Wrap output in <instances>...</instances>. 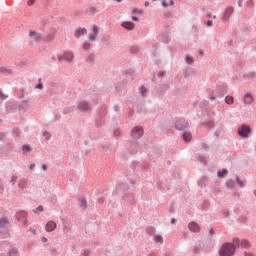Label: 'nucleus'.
<instances>
[{"instance_id":"f257e3e1","label":"nucleus","mask_w":256,"mask_h":256,"mask_svg":"<svg viewBox=\"0 0 256 256\" xmlns=\"http://www.w3.org/2000/svg\"><path fill=\"white\" fill-rule=\"evenodd\" d=\"M239 238H234L233 243H224L220 250H219V255L220 256H233L235 255V249L239 247Z\"/></svg>"},{"instance_id":"f03ea898","label":"nucleus","mask_w":256,"mask_h":256,"mask_svg":"<svg viewBox=\"0 0 256 256\" xmlns=\"http://www.w3.org/2000/svg\"><path fill=\"white\" fill-rule=\"evenodd\" d=\"M174 127L177 131H187V129H189V122L178 119L175 121Z\"/></svg>"},{"instance_id":"7ed1b4c3","label":"nucleus","mask_w":256,"mask_h":256,"mask_svg":"<svg viewBox=\"0 0 256 256\" xmlns=\"http://www.w3.org/2000/svg\"><path fill=\"white\" fill-rule=\"evenodd\" d=\"M131 137L133 139H141L143 137V128L141 126H136L132 128Z\"/></svg>"},{"instance_id":"20e7f679","label":"nucleus","mask_w":256,"mask_h":256,"mask_svg":"<svg viewBox=\"0 0 256 256\" xmlns=\"http://www.w3.org/2000/svg\"><path fill=\"white\" fill-rule=\"evenodd\" d=\"M249 133H251V127L243 124L240 128H238V135L240 137H248Z\"/></svg>"},{"instance_id":"39448f33","label":"nucleus","mask_w":256,"mask_h":256,"mask_svg":"<svg viewBox=\"0 0 256 256\" xmlns=\"http://www.w3.org/2000/svg\"><path fill=\"white\" fill-rule=\"evenodd\" d=\"M16 219L23 223V225H27V212L25 211H18L16 213Z\"/></svg>"},{"instance_id":"423d86ee","label":"nucleus","mask_w":256,"mask_h":256,"mask_svg":"<svg viewBox=\"0 0 256 256\" xmlns=\"http://www.w3.org/2000/svg\"><path fill=\"white\" fill-rule=\"evenodd\" d=\"M232 15H233V7H231V6L226 7L224 14L222 16V21H224V23L229 21V19Z\"/></svg>"},{"instance_id":"0eeeda50","label":"nucleus","mask_w":256,"mask_h":256,"mask_svg":"<svg viewBox=\"0 0 256 256\" xmlns=\"http://www.w3.org/2000/svg\"><path fill=\"white\" fill-rule=\"evenodd\" d=\"M77 108L79 111H90L91 110V104L89 102L82 100L78 103Z\"/></svg>"},{"instance_id":"6e6552de","label":"nucleus","mask_w":256,"mask_h":256,"mask_svg":"<svg viewBox=\"0 0 256 256\" xmlns=\"http://www.w3.org/2000/svg\"><path fill=\"white\" fill-rule=\"evenodd\" d=\"M73 57H74L73 52L68 51V52H65L62 55H59L58 60L59 61H68V62H70V61H73Z\"/></svg>"},{"instance_id":"1a4fd4ad","label":"nucleus","mask_w":256,"mask_h":256,"mask_svg":"<svg viewBox=\"0 0 256 256\" xmlns=\"http://www.w3.org/2000/svg\"><path fill=\"white\" fill-rule=\"evenodd\" d=\"M29 37H31L33 41H35L36 43H40V41L43 39V36L41 35V33L34 30H31L29 32Z\"/></svg>"},{"instance_id":"9d476101","label":"nucleus","mask_w":256,"mask_h":256,"mask_svg":"<svg viewBox=\"0 0 256 256\" xmlns=\"http://www.w3.org/2000/svg\"><path fill=\"white\" fill-rule=\"evenodd\" d=\"M188 229L191 233H199L201 231V226L197 222H190L188 224Z\"/></svg>"},{"instance_id":"9b49d317","label":"nucleus","mask_w":256,"mask_h":256,"mask_svg":"<svg viewBox=\"0 0 256 256\" xmlns=\"http://www.w3.org/2000/svg\"><path fill=\"white\" fill-rule=\"evenodd\" d=\"M217 97H225L227 95V86L220 85L216 88Z\"/></svg>"},{"instance_id":"f8f14e48","label":"nucleus","mask_w":256,"mask_h":256,"mask_svg":"<svg viewBox=\"0 0 256 256\" xmlns=\"http://www.w3.org/2000/svg\"><path fill=\"white\" fill-rule=\"evenodd\" d=\"M97 35H99V27L97 25H94L92 28V32L89 35V41H96Z\"/></svg>"},{"instance_id":"ddd939ff","label":"nucleus","mask_w":256,"mask_h":256,"mask_svg":"<svg viewBox=\"0 0 256 256\" xmlns=\"http://www.w3.org/2000/svg\"><path fill=\"white\" fill-rule=\"evenodd\" d=\"M45 229H46L47 233H51V232L55 231V229H57V223H55L53 221H49V222H47Z\"/></svg>"},{"instance_id":"4468645a","label":"nucleus","mask_w":256,"mask_h":256,"mask_svg":"<svg viewBox=\"0 0 256 256\" xmlns=\"http://www.w3.org/2000/svg\"><path fill=\"white\" fill-rule=\"evenodd\" d=\"M124 201H126V203H129V205H133V203H135V195H133V193L125 194Z\"/></svg>"},{"instance_id":"2eb2a0df","label":"nucleus","mask_w":256,"mask_h":256,"mask_svg":"<svg viewBox=\"0 0 256 256\" xmlns=\"http://www.w3.org/2000/svg\"><path fill=\"white\" fill-rule=\"evenodd\" d=\"M121 26L124 28V29H127V31H133L135 29V24L133 22H123L121 24Z\"/></svg>"},{"instance_id":"dca6fc26","label":"nucleus","mask_w":256,"mask_h":256,"mask_svg":"<svg viewBox=\"0 0 256 256\" xmlns=\"http://www.w3.org/2000/svg\"><path fill=\"white\" fill-rule=\"evenodd\" d=\"M86 33H87V29L86 28H78L74 32V37H76V39H79V37H82V35H85Z\"/></svg>"},{"instance_id":"f3484780","label":"nucleus","mask_w":256,"mask_h":256,"mask_svg":"<svg viewBox=\"0 0 256 256\" xmlns=\"http://www.w3.org/2000/svg\"><path fill=\"white\" fill-rule=\"evenodd\" d=\"M244 103L246 105H251V103H253V95H251V93H246L244 96Z\"/></svg>"},{"instance_id":"a211bd4d","label":"nucleus","mask_w":256,"mask_h":256,"mask_svg":"<svg viewBox=\"0 0 256 256\" xmlns=\"http://www.w3.org/2000/svg\"><path fill=\"white\" fill-rule=\"evenodd\" d=\"M86 61H87V63H89V65H94L95 64V54L88 53L86 56Z\"/></svg>"},{"instance_id":"6ab92c4d","label":"nucleus","mask_w":256,"mask_h":256,"mask_svg":"<svg viewBox=\"0 0 256 256\" xmlns=\"http://www.w3.org/2000/svg\"><path fill=\"white\" fill-rule=\"evenodd\" d=\"M129 151L132 155H135L139 151V144L133 142L129 148Z\"/></svg>"},{"instance_id":"aec40b11","label":"nucleus","mask_w":256,"mask_h":256,"mask_svg":"<svg viewBox=\"0 0 256 256\" xmlns=\"http://www.w3.org/2000/svg\"><path fill=\"white\" fill-rule=\"evenodd\" d=\"M174 5H175V2L173 0H169V2H166L165 0L162 1V7H164V9L173 7Z\"/></svg>"},{"instance_id":"412c9836","label":"nucleus","mask_w":256,"mask_h":256,"mask_svg":"<svg viewBox=\"0 0 256 256\" xmlns=\"http://www.w3.org/2000/svg\"><path fill=\"white\" fill-rule=\"evenodd\" d=\"M197 71L195 69H187L184 72V77L187 79L190 75H196Z\"/></svg>"},{"instance_id":"4be33fe9","label":"nucleus","mask_w":256,"mask_h":256,"mask_svg":"<svg viewBox=\"0 0 256 256\" xmlns=\"http://www.w3.org/2000/svg\"><path fill=\"white\" fill-rule=\"evenodd\" d=\"M146 233L149 237H153V235H155V228L153 226H149L146 228Z\"/></svg>"},{"instance_id":"5701e85b","label":"nucleus","mask_w":256,"mask_h":256,"mask_svg":"<svg viewBox=\"0 0 256 256\" xmlns=\"http://www.w3.org/2000/svg\"><path fill=\"white\" fill-rule=\"evenodd\" d=\"M0 73H3L4 75H11V73H13V70L5 67H0Z\"/></svg>"},{"instance_id":"b1692460","label":"nucleus","mask_w":256,"mask_h":256,"mask_svg":"<svg viewBox=\"0 0 256 256\" xmlns=\"http://www.w3.org/2000/svg\"><path fill=\"white\" fill-rule=\"evenodd\" d=\"M225 103L227 105H233V103H235V99L233 98V96H226L225 97Z\"/></svg>"},{"instance_id":"393cba45","label":"nucleus","mask_w":256,"mask_h":256,"mask_svg":"<svg viewBox=\"0 0 256 256\" xmlns=\"http://www.w3.org/2000/svg\"><path fill=\"white\" fill-rule=\"evenodd\" d=\"M18 187L19 189H23L24 187H27V180L25 179H20L18 181Z\"/></svg>"},{"instance_id":"a878e982","label":"nucleus","mask_w":256,"mask_h":256,"mask_svg":"<svg viewBox=\"0 0 256 256\" xmlns=\"http://www.w3.org/2000/svg\"><path fill=\"white\" fill-rule=\"evenodd\" d=\"M79 203L82 209H87V200L85 198H80Z\"/></svg>"},{"instance_id":"bb28decb","label":"nucleus","mask_w":256,"mask_h":256,"mask_svg":"<svg viewBox=\"0 0 256 256\" xmlns=\"http://www.w3.org/2000/svg\"><path fill=\"white\" fill-rule=\"evenodd\" d=\"M182 139H184L185 143H189V141H191V134L188 133V132H185V133L182 135Z\"/></svg>"},{"instance_id":"cd10ccee","label":"nucleus","mask_w":256,"mask_h":256,"mask_svg":"<svg viewBox=\"0 0 256 256\" xmlns=\"http://www.w3.org/2000/svg\"><path fill=\"white\" fill-rule=\"evenodd\" d=\"M154 242H155V243H160V245H163V236H161V235H155V236H154Z\"/></svg>"},{"instance_id":"c85d7f7f","label":"nucleus","mask_w":256,"mask_h":256,"mask_svg":"<svg viewBox=\"0 0 256 256\" xmlns=\"http://www.w3.org/2000/svg\"><path fill=\"white\" fill-rule=\"evenodd\" d=\"M8 220L7 218H1L0 219V229H5V227L7 226Z\"/></svg>"},{"instance_id":"c756f323","label":"nucleus","mask_w":256,"mask_h":256,"mask_svg":"<svg viewBox=\"0 0 256 256\" xmlns=\"http://www.w3.org/2000/svg\"><path fill=\"white\" fill-rule=\"evenodd\" d=\"M22 151H23V154H24V155H27V153H29L30 151H32V148H31V146H29V145H23V146H22Z\"/></svg>"},{"instance_id":"7c9ffc66","label":"nucleus","mask_w":256,"mask_h":256,"mask_svg":"<svg viewBox=\"0 0 256 256\" xmlns=\"http://www.w3.org/2000/svg\"><path fill=\"white\" fill-rule=\"evenodd\" d=\"M239 247H242L243 249H245V248H247V247H249V241H247V240H239Z\"/></svg>"},{"instance_id":"2f4dec72","label":"nucleus","mask_w":256,"mask_h":256,"mask_svg":"<svg viewBox=\"0 0 256 256\" xmlns=\"http://www.w3.org/2000/svg\"><path fill=\"white\" fill-rule=\"evenodd\" d=\"M200 109H206V107H209V101L203 100L199 104Z\"/></svg>"},{"instance_id":"473e14b6","label":"nucleus","mask_w":256,"mask_h":256,"mask_svg":"<svg viewBox=\"0 0 256 256\" xmlns=\"http://www.w3.org/2000/svg\"><path fill=\"white\" fill-rule=\"evenodd\" d=\"M227 173H229V171L227 169H222V170L217 172V176L218 177H225V175H227Z\"/></svg>"},{"instance_id":"72a5a7b5","label":"nucleus","mask_w":256,"mask_h":256,"mask_svg":"<svg viewBox=\"0 0 256 256\" xmlns=\"http://www.w3.org/2000/svg\"><path fill=\"white\" fill-rule=\"evenodd\" d=\"M226 187H229V188L235 187V180L233 179L226 180Z\"/></svg>"},{"instance_id":"f704fd0d","label":"nucleus","mask_w":256,"mask_h":256,"mask_svg":"<svg viewBox=\"0 0 256 256\" xmlns=\"http://www.w3.org/2000/svg\"><path fill=\"white\" fill-rule=\"evenodd\" d=\"M198 160H199L200 163H202V165H207V159H205V156L200 155L198 157Z\"/></svg>"},{"instance_id":"c9c22d12","label":"nucleus","mask_w":256,"mask_h":256,"mask_svg":"<svg viewBox=\"0 0 256 256\" xmlns=\"http://www.w3.org/2000/svg\"><path fill=\"white\" fill-rule=\"evenodd\" d=\"M88 11L90 15H96V13H99V10H97L95 7H90Z\"/></svg>"},{"instance_id":"e433bc0d","label":"nucleus","mask_w":256,"mask_h":256,"mask_svg":"<svg viewBox=\"0 0 256 256\" xmlns=\"http://www.w3.org/2000/svg\"><path fill=\"white\" fill-rule=\"evenodd\" d=\"M185 61L187 65H193V58L191 56H186Z\"/></svg>"},{"instance_id":"4c0bfd02","label":"nucleus","mask_w":256,"mask_h":256,"mask_svg":"<svg viewBox=\"0 0 256 256\" xmlns=\"http://www.w3.org/2000/svg\"><path fill=\"white\" fill-rule=\"evenodd\" d=\"M140 93L142 97H145V95H147V88H145V86H141Z\"/></svg>"},{"instance_id":"58836bf2","label":"nucleus","mask_w":256,"mask_h":256,"mask_svg":"<svg viewBox=\"0 0 256 256\" xmlns=\"http://www.w3.org/2000/svg\"><path fill=\"white\" fill-rule=\"evenodd\" d=\"M83 49H84L85 51H89V49H91V43L85 42V43L83 44Z\"/></svg>"},{"instance_id":"ea45409f","label":"nucleus","mask_w":256,"mask_h":256,"mask_svg":"<svg viewBox=\"0 0 256 256\" xmlns=\"http://www.w3.org/2000/svg\"><path fill=\"white\" fill-rule=\"evenodd\" d=\"M82 255H83V256H91V250H89V249H83V250H82Z\"/></svg>"},{"instance_id":"a19ab883","label":"nucleus","mask_w":256,"mask_h":256,"mask_svg":"<svg viewBox=\"0 0 256 256\" xmlns=\"http://www.w3.org/2000/svg\"><path fill=\"white\" fill-rule=\"evenodd\" d=\"M132 13H134V14L136 13L138 15H143L144 11H143V9L135 8V9H133Z\"/></svg>"},{"instance_id":"79ce46f5","label":"nucleus","mask_w":256,"mask_h":256,"mask_svg":"<svg viewBox=\"0 0 256 256\" xmlns=\"http://www.w3.org/2000/svg\"><path fill=\"white\" fill-rule=\"evenodd\" d=\"M10 183L14 187L15 183H17V176L15 175L11 176Z\"/></svg>"},{"instance_id":"37998d69","label":"nucleus","mask_w":256,"mask_h":256,"mask_svg":"<svg viewBox=\"0 0 256 256\" xmlns=\"http://www.w3.org/2000/svg\"><path fill=\"white\" fill-rule=\"evenodd\" d=\"M244 77H247L248 79H253V77H255V72H249L245 74Z\"/></svg>"},{"instance_id":"c03bdc74","label":"nucleus","mask_w":256,"mask_h":256,"mask_svg":"<svg viewBox=\"0 0 256 256\" xmlns=\"http://www.w3.org/2000/svg\"><path fill=\"white\" fill-rule=\"evenodd\" d=\"M236 181L238 185H240L241 187H245V183L241 179H239V176L236 177Z\"/></svg>"},{"instance_id":"a18cd8bd","label":"nucleus","mask_w":256,"mask_h":256,"mask_svg":"<svg viewBox=\"0 0 256 256\" xmlns=\"http://www.w3.org/2000/svg\"><path fill=\"white\" fill-rule=\"evenodd\" d=\"M5 99H8V96L3 94V91L0 90V100L5 101Z\"/></svg>"},{"instance_id":"49530a36","label":"nucleus","mask_w":256,"mask_h":256,"mask_svg":"<svg viewBox=\"0 0 256 256\" xmlns=\"http://www.w3.org/2000/svg\"><path fill=\"white\" fill-rule=\"evenodd\" d=\"M126 75H135V70H133L132 68H129L128 70H126Z\"/></svg>"},{"instance_id":"de8ad7c7","label":"nucleus","mask_w":256,"mask_h":256,"mask_svg":"<svg viewBox=\"0 0 256 256\" xmlns=\"http://www.w3.org/2000/svg\"><path fill=\"white\" fill-rule=\"evenodd\" d=\"M44 41H46V42L53 41V34H48L46 36V38L44 39Z\"/></svg>"},{"instance_id":"09e8293b","label":"nucleus","mask_w":256,"mask_h":256,"mask_svg":"<svg viewBox=\"0 0 256 256\" xmlns=\"http://www.w3.org/2000/svg\"><path fill=\"white\" fill-rule=\"evenodd\" d=\"M104 123H105L104 120H97V121H96V126H97V127H103Z\"/></svg>"},{"instance_id":"8fccbe9b","label":"nucleus","mask_w":256,"mask_h":256,"mask_svg":"<svg viewBox=\"0 0 256 256\" xmlns=\"http://www.w3.org/2000/svg\"><path fill=\"white\" fill-rule=\"evenodd\" d=\"M37 211H39V213H43V206H38L35 210H33V213H37Z\"/></svg>"},{"instance_id":"3c124183","label":"nucleus","mask_w":256,"mask_h":256,"mask_svg":"<svg viewBox=\"0 0 256 256\" xmlns=\"http://www.w3.org/2000/svg\"><path fill=\"white\" fill-rule=\"evenodd\" d=\"M43 135L45 136L46 141H49V139H51V134L49 132L45 131Z\"/></svg>"},{"instance_id":"603ef678","label":"nucleus","mask_w":256,"mask_h":256,"mask_svg":"<svg viewBox=\"0 0 256 256\" xmlns=\"http://www.w3.org/2000/svg\"><path fill=\"white\" fill-rule=\"evenodd\" d=\"M253 5H254L253 0H248V1L246 2V6H247L249 9H251V7H253Z\"/></svg>"},{"instance_id":"864d4df0","label":"nucleus","mask_w":256,"mask_h":256,"mask_svg":"<svg viewBox=\"0 0 256 256\" xmlns=\"http://www.w3.org/2000/svg\"><path fill=\"white\" fill-rule=\"evenodd\" d=\"M130 51H131V53H137V51H139V47H137V46H132V47L130 48Z\"/></svg>"},{"instance_id":"5fc2aeb1","label":"nucleus","mask_w":256,"mask_h":256,"mask_svg":"<svg viewBox=\"0 0 256 256\" xmlns=\"http://www.w3.org/2000/svg\"><path fill=\"white\" fill-rule=\"evenodd\" d=\"M13 133H14L15 137H19V135H20L19 128H14Z\"/></svg>"},{"instance_id":"6e6d98bb","label":"nucleus","mask_w":256,"mask_h":256,"mask_svg":"<svg viewBox=\"0 0 256 256\" xmlns=\"http://www.w3.org/2000/svg\"><path fill=\"white\" fill-rule=\"evenodd\" d=\"M27 105H29V102L27 100H23L22 105L20 106V109L23 108L25 109V107H27Z\"/></svg>"},{"instance_id":"4d7b16f0","label":"nucleus","mask_w":256,"mask_h":256,"mask_svg":"<svg viewBox=\"0 0 256 256\" xmlns=\"http://www.w3.org/2000/svg\"><path fill=\"white\" fill-rule=\"evenodd\" d=\"M117 189H118V191H121V189L125 190V189H127V186L125 184H120V185H118Z\"/></svg>"},{"instance_id":"13d9d810","label":"nucleus","mask_w":256,"mask_h":256,"mask_svg":"<svg viewBox=\"0 0 256 256\" xmlns=\"http://www.w3.org/2000/svg\"><path fill=\"white\" fill-rule=\"evenodd\" d=\"M114 111H116V113H119V111H121V107L119 105H115Z\"/></svg>"},{"instance_id":"bf43d9fd","label":"nucleus","mask_w":256,"mask_h":256,"mask_svg":"<svg viewBox=\"0 0 256 256\" xmlns=\"http://www.w3.org/2000/svg\"><path fill=\"white\" fill-rule=\"evenodd\" d=\"M29 169H30V171H34L35 170V163L34 162H32L30 164Z\"/></svg>"},{"instance_id":"052dcab7","label":"nucleus","mask_w":256,"mask_h":256,"mask_svg":"<svg viewBox=\"0 0 256 256\" xmlns=\"http://www.w3.org/2000/svg\"><path fill=\"white\" fill-rule=\"evenodd\" d=\"M206 25H207V27H213V21L208 20V21L206 22Z\"/></svg>"},{"instance_id":"680f3d73","label":"nucleus","mask_w":256,"mask_h":256,"mask_svg":"<svg viewBox=\"0 0 256 256\" xmlns=\"http://www.w3.org/2000/svg\"><path fill=\"white\" fill-rule=\"evenodd\" d=\"M209 235L210 237H213V235H215V230H213V228L209 230Z\"/></svg>"},{"instance_id":"e2e57ef3","label":"nucleus","mask_w":256,"mask_h":256,"mask_svg":"<svg viewBox=\"0 0 256 256\" xmlns=\"http://www.w3.org/2000/svg\"><path fill=\"white\" fill-rule=\"evenodd\" d=\"M223 216L224 217H229V212H228V210H223Z\"/></svg>"},{"instance_id":"0e129e2a","label":"nucleus","mask_w":256,"mask_h":256,"mask_svg":"<svg viewBox=\"0 0 256 256\" xmlns=\"http://www.w3.org/2000/svg\"><path fill=\"white\" fill-rule=\"evenodd\" d=\"M36 0H28L27 5L31 6L35 4Z\"/></svg>"},{"instance_id":"69168bd1","label":"nucleus","mask_w":256,"mask_h":256,"mask_svg":"<svg viewBox=\"0 0 256 256\" xmlns=\"http://www.w3.org/2000/svg\"><path fill=\"white\" fill-rule=\"evenodd\" d=\"M36 89H43V83H39L36 85Z\"/></svg>"},{"instance_id":"338daca9","label":"nucleus","mask_w":256,"mask_h":256,"mask_svg":"<svg viewBox=\"0 0 256 256\" xmlns=\"http://www.w3.org/2000/svg\"><path fill=\"white\" fill-rule=\"evenodd\" d=\"M70 111H71L70 108H65V109L63 110V113H64V115H67V113H69Z\"/></svg>"},{"instance_id":"774afa93","label":"nucleus","mask_w":256,"mask_h":256,"mask_svg":"<svg viewBox=\"0 0 256 256\" xmlns=\"http://www.w3.org/2000/svg\"><path fill=\"white\" fill-rule=\"evenodd\" d=\"M238 7H243V0H238Z\"/></svg>"}]
</instances>
